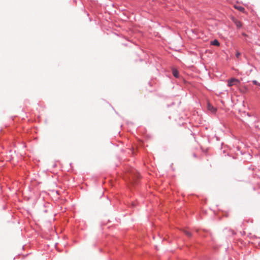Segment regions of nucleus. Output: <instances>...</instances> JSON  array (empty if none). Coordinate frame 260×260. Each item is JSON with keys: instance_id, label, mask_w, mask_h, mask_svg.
I'll return each mask as SVG.
<instances>
[{"instance_id": "nucleus-1", "label": "nucleus", "mask_w": 260, "mask_h": 260, "mask_svg": "<svg viewBox=\"0 0 260 260\" xmlns=\"http://www.w3.org/2000/svg\"><path fill=\"white\" fill-rule=\"evenodd\" d=\"M239 83V81L236 78H231L228 81V85L230 87L234 85L238 86Z\"/></svg>"}, {"instance_id": "nucleus-2", "label": "nucleus", "mask_w": 260, "mask_h": 260, "mask_svg": "<svg viewBox=\"0 0 260 260\" xmlns=\"http://www.w3.org/2000/svg\"><path fill=\"white\" fill-rule=\"evenodd\" d=\"M232 20L238 28H240L242 27V23L240 21L234 17H232Z\"/></svg>"}, {"instance_id": "nucleus-3", "label": "nucleus", "mask_w": 260, "mask_h": 260, "mask_svg": "<svg viewBox=\"0 0 260 260\" xmlns=\"http://www.w3.org/2000/svg\"><path fill=\"white\" fill-rule=\"evenodd\" d=\"M208 110L210 111H211L212 113H215L217 111V109L216 108L214 107L210 103H208L207 106Z\"/></svg>"}, {"instance_id": "nucleus-4", "label": "nucleus", "mask_w": 260, "mask_h": 260, "mask_svg": "<svg viewBox=\"0 0 260 260\" xmlns=\"http://www.w3.org/2000/svg\"><path fill=\"white\" fill-rule=\"evenodd\" d=\"M235 8L242 12H244L245 10L243 7L240 6H235Z\"/></svg>"}, {"instance_id": "nucleus-5", "label": "nucleus", "mask_w": 260, "mask_h": 260, "mask_svg": "<svg viewBox=\"0 0 260 260\" xmlns=\"http://www.w3.org/2000/svg\"><path fill=\"white\" fill-rule=\"evenodd\" d=\"M172 72H173V74L174 75V76L176 78H178V76H179V73L178 72L175 70V69H173V71H172Z\"/></svg>"}, {"instance_id": "nucleus-6", "label": "nucleus", "mask_w": 260, "mask_h": 260, "mask_svg": "<svg viewBox=\"0 0 260 260\" xmlns=\"http://www.w3.org/2000/svg\"><path fill=\"white\" fill-rule=\"evenodd\" d=\"M211 44L213 45L218 46H219V42L217 40H214L211 42Z\"/></svg>"}, {"instance_id": "nucleus-7", "label": "nucleus", "mask_w": 260, "mask_h": 260, "mask_svg": "<svg viewBox=\"0 0 260 260\" xmlns=\"http://www.w3.org/2000/svg\"><path fill=\"white\" fill-rule=\"evenodd\" d=\"M184 233H185V234L188 237H190L191 236V234L190 233V232H188V231H187L186 230H184Z\"/></svg>"}, {"instance_id": "nucleus-8", "label": "nucleus", "mask_w": 260, "mask_h": 260, "mask_svg": "<svg viewBox=\"0 0 260 260\" xmlns=\"http://www.w3.org/2000/svg\"><path fill=\"white\" fill-rule=\"evenodd\" d=\"M241 54L239 52L237 51V53H236V56L237 58H239V56H240Z\"/></svg>"}, {"instance_id": "nucleus-9", "label": "nucleus", "mask_w": 260, "mask_h": 260, "mask_svg": "<svg viewBox=\"0 0 260 260\" xmlns=\"http://www.w3.org/2000/svg\"><path fill=\"white\" fill-rule=\"evenodd\" d=\"M253 83L254 85H258V84H259V83H258L256 81L254 80V81H253Z\"/></svg>"}, {"instance_id": "nucleus-10", "label": "nucleus", "mask_w": 260, "mask_h": 260, "mask_svg": "<svg viewBox=\"0 0 260 260\" xmlns=\"http://www.w3.org/2000/svg\"><path fill=\"white\" fill-rule=\"evenodd\" d=\"M259 86H260V83L258 84Z\"/></svg>"}]
</instances>
